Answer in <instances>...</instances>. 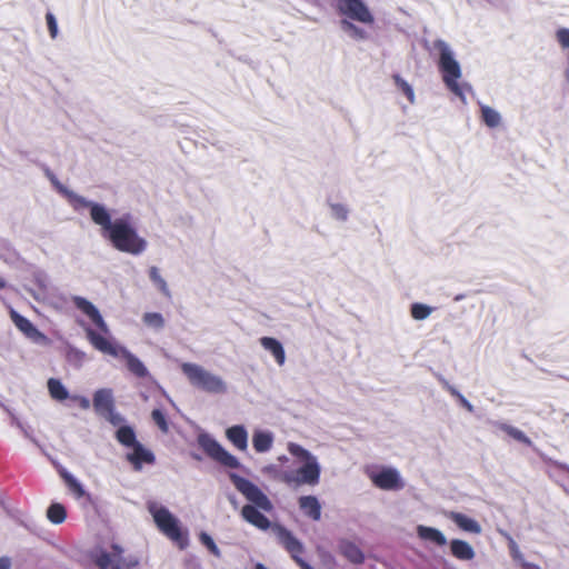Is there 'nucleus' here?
Returning <instances> with one entry per match:
<instances>
[{
	"label": "nucleus",
	"mask_w": 569,
	"mask_h": 569,
	"mask_svg": "<svg viewBox=\"0 0 569 569\" xmlns=\"http://www.w3.org/2000/svg\"><path fill=\"white\" fill-rule=\"evenodd\" d=\"M287 449L297 459L299 467L296 471L284 472L281 476V481L288 486H316L319 482L321 472L317 457L295 442H289Z\"/></svg>",
	"instance_id": "nucleus-1"
},
{
	"label": "nucleus",
	"mask_w": 569,
	"mask_h": 569,
	"mask_svg": "<svg viewBox=\"0 0 569 569\" xmlns=\"http://www.w3.org/2000/svg\"><path fill=\"white\" fill-rule=\"evenodd\" d=\"M86 335L91 345L97 350L113 357L122 358L123 361L126 362L127 369L132 375L137 376L138 378H144L148 376V369L143 365V362L134 355H132L129 350H127L124 347L114 345L107 337L97 333L92 329H87Z\"/></svg>",
	"instance_id": "nucleus-2"
},
{
	"label": "nucleus",
	"mask_w": 569,
	"mask_h": 569,
	"mask_svg": "<svg viewBox=\"0 0 569 569\" xmlns=\"http://www.w3.org/2000/svg\"><path fill=\"white\" fill-rule=\"evenodd\" d=\"M148 511L152 516L157 528L166 537L176 542L180 549L188 546V532L181 528L179 519L168 508L151 501L148 503Z\"/></svg>",
	"instance_id": "nucleus-3"
},
{
	"label": "nucleus",
	"mask_w": 569,
	"mask_h": 569,
	"mask_svg": "<svg viewBox=\"0 0 569 569\" xmlns=\"http://www.w3.org/2000/svg\"><path fill=\"white\" fill-rule=\"evenodd\" d=\"M181 370L189 382L199 390L214 395H222L228 390V385L222 377L199 365L184 362L181 365Z\"/></svg>",
	"instance_id": "nucleus-4"
},
{
	"label": "nucleus",
	"mask_w": 569,
	"mask_h": 569,
	"mask_svg": "<svg viewBox=\"0 0 569 569\" xmlns=\"http://www.w3.org/2000/svg\"><path fill=\"white\" fill-rule=\"evenodd\" d=\"M106 237L116 249L131 254H138L146 248V241L138 236L136 230L124 219L113 221Z\"/></svg>",
	"instance_id": "nucleus-5"
},
{
	"label": "nucleus",
	"mask_w": 569,
	"mask_h": 569,
	"mask_svg": "<svg viewBox=\"0 0 569 569\" xmlns=\"http://www.w3.org/2000/svg\"><path fill=\"white\" fill-rule=\"evenodd\" d=\"M436 48L440 52V69L443 73V81L457 96L463 99L462 91L457 83V80L461 77L458 61L453 58L452 51L446 42L437 41Z\"/></svg>",
	"instance_id": "nucleus-6"
},
{
	"label": "nucleus",
	"mask_w": 569,
	"mask_h": 569,
	"mask_svg": "<svg viewBox=\"0 0 569 569\" xmlns=\"http://www.w3.org/2000/svg\"><path fill=\"white\" fill-rule=\"evenodd\" d=\"M94 562L100 569H131L138 566V559L123 557V549L119 545H111L109 549H101L94 555Z\"/></svg>",
	"instance_id": "nucleus-7"
},
{
	"label": "nucleus",
	"mask_w": 569,
	"mask_h": 569,
	"mask_svg": "<svg viewBox=\"0 0 569 569\" xmlns=\"http://www.w3.org/2000/svg\"><path fill=\"white\" fill-rule=\"evenodd\" d=\"M371 482L381 490L398 491L405 487V481L398 469L392 467H379L369 472Z\"/></svg>",
	"instance_id": "nucleus-8"
},
{
	"label": "nucleus",
	"mask_w": 569,
	"mask_h": 569,
	"mask_svg": "<svg viewBox=\"0 0 569 569\" xmlns=\"http://www.w3.org/2000/svg\"><path fill=\"white\" fill-rule=\"evenodd\" d=\"M230 479L234 487L257 508L263 511L272 510V503L268 497L251 481L231 473Z\"/></svg>",
	"instance_id": "nucleus-9"
},
{
	"label": "nucleus",
	"mask_w": 569,
	"mask_h": 569,
	"mask_svg": "<svg viewBox=\"0 0 569 569\" xmlns=\"http://www.w3.org/2000/svg\"><path fill=\"white\" fill-rule=\"evenodd\" d=\"M339 10L342 14L362 23H372L373 17L360 0H340Z\"/></svg>",
	"instance_id": "nucleus-10"
},
{
	"label": "nucleus",
	"mask_w": 569,
	"mask_h": 569,
	"mask_svg": "<svg viewBox=\"0 0 569 569\" xmlns=\"http://www.w3.org/2000/svg\"><path fill=\"white\" fill-rule=\"evenodd\" d=\"M277 540L291 553L292 558L301 559L300 555L303 552V545L286 528L274 525L271 527Z\"/></svg>",
	"instance_id": "nucleus-11"
},
{
	"label": "nucleus",
	"mask_w": 569,
	"mask_h": 569,
	"mask_svg": "<svg viewBox=\"0 0 569 569\" xmlns=\"http://www.w3.org/2000/svg\"><path fill=\"white\" fill-rule=\"evenodd\" d=\"M203 447L209 456H211L213 459L218 460L222 465L229 468L239 467L238 459L231 453H229L224 448H222L217 441L209 439L206 442H203Z\"/></svg>",
	"instance_id": "nucleus-12"
},
{
	"label": "nucleus",
	"mask_w": 569,
	"mask_h": 569,
	"mask_svg": "<svg viewBox=\"0 0 569 569\" xmlns=\"http://www.w3.org/2000/svg\"><path fill=\"white\" fill-rule=\"evenodd\" d=\"M11 319L14 325L31 340L38 343H48V339L28 319L16 311H11Z\"/></svg>",
	"instance_id": "nucleus-13"
},
{
	"label": "nucleus",
	"mask_w": 569,
	"mask_h": 569,
	"mask_svg": "<svg viewBox=\"0 0 569 569\" xmlns=\"http://www.w3.org/2000/svg\"><path fill=\"white\" fill-rule=\"evenodd\" d=\"M73 302L83 313H86L92 320V322L103 333H108L109 332L108 325L106 323V321L101 317L99 310L90 301H88V300H86V299H83L81 297H76V298H73Z\"/></svg>",
	"instance_id": "nucleus-14"
},
{
	"label": "nucleus",
	"mask_w": 569,
	"mask_h": 569,
	"mask_svg": "<svg viewBox=\"0 0 569 569\" xmlns=\"http://www.w3.org/2000/svg\"><path fill=\"white\" fill-rule=\"evenodd\" d=\"M93 407L101 415H111L113 396L110 389H100L94 393Z\"/></svg>",
	"instance_id": "nucleus-15"
},
{
	"label": "nucleus",
	"mask_w": 569,
	"mask_h": 569,
	"mask_svg": "<svg viewBox=\"0 0 569 569\" xmlns=\"http://www.w3.org/2000/svg\"><path fill=\"white\" fill-rule=\"evenodd\" d=\"M241 515L246 521L261 530L270 527V521L252 505L243 506Z\"/></svg>",
	"instance_id": "nucleus-16"
},
{
	"label": "nucleus",
	"mask_w": 569,
	"mask_h": 569,
	"mask_svg": "<svg viewBox=\"0 0 569 569\" xmlns=\"http://www.w3.org/2000/svg\"><path fill=\"white\" fill-rule=\"evenodd\" d=\"M90 216L97 224L102 227L103 233L106 236L110 231L113 223L111 222V218L107 209L100 204L91 203Z\"/></svg>",
	"instance_id": "nucleus-17"
},
{
	"label": "nucleus",
	"mask_w": 569,
	"mask_h": 569,
	"mask_svg": "<svg viewBox=\"0 0 569 569\" xmlns=\"http://www.w3.org/2000/svg\"><path fill=\"white\" fill-rule=\"evenodd\" d=\"M131 448L132 451L127 455V458L136 469H140L142 463H151L153 461L152 453L138 442L131 446Z\"/></svg>",
	"instance_id": "nucleus-18"
},
{
	"label": "nucleus",
	"mask_w": 569,
	"mask_h": 569,
	"mask_svg": "<svg viewBox=\"0 0 569 569\" xmlns=\"http://www.w3.org/2000/svg\"><path fill=\"white\" fill-rule=\"evenodd\" d=\"M226 436L230 442L239 450L244 451L248 447V432L242 426H233L226 430Z\"/></svg>",
	"instance_id": "nucleus-19"
},
{
	"label": "nucleus",
	"mask_w": 569,
	"mask_h": 569,
	"mask_svg": "<svg viewBox=\"0 0 569 569\" xmlns=\"http://www.w3.org/2000/svg\"><path fill=\"white\" fill-rule=\"evenodd\" d=\"M448 517L463 531L477 535L481 532L480 525L463 513L451 511Z\"/></svg>",
	"instance_id": "nucleus-20"
},
{
	"label": "nucleus",
	"mask_w": 569,
	"mask_h": 569,
	"mask_svg": "<svg viewBox=\"0 0 569 569\" xmlns=\"http://www.w3.org/2000/svg\"><path fill=\"white\" fill-rule=\"evenodd\" d=\"M417 535L421 540L432 542L437 546H445L447 543L446 536L438 529L427 526H418Z\"/></svg>",
	"instance_id": "nucleus-21"
},
{
	"label": "nucleus",
	"mask_w": 569,
	"mask_h": 569,
	"mask_svg": "<svg viewBox=\"0 0 569 569\" xmlns=\"http://www.w3.org/2000/svg\"><path fill=\"white\" fill-rule=\"evenodd\" d=\"M450 550L453 557L459 560H471L475 558V550L470 543L460 539L450 542Z\"/></svg>",
	"instance_id": "nucleus-22"
},
{
	"label": "nucleus",
	"mask_w": 569,
	"mask_h": 569,
	"mask_svg": "<svg viewBox=\"0 0 569 569\" xmlns=\"http://www.w3.org/2000/svg\"><path fill=\"white\" fill-rule=\"evenodd\" d=\"M273 443V433L266 430H254L252 445L257 452L269 451Z\"/></svg>",
	"instance_id": "nucleus-23"
},
{
	"label": "nucleus",
	"mask_w": 569,
	"mask_h": 569,
	"mask_svg": "<svg viewBox=\"0 0 569 569\" xmlns=\"http://www.w3.org/2000/svg\"><path fill=\"white\" fill-rule=\"evenodd\" d=\"M261 346L268 350L276 359L279 366H282L286 361V355L282 345L271 337H263L260 339Z\"/></svg>",
	"instance_id": "nucleus-24"
},
{
	"label": "nucleus",
	"mask_w": 569,
	"mask_h": 569,
	"mask_svg": "<svg viewBox=\"0 0 569 569\" xmlns=\"http://www.w3.org/2000/svg\"><path fill=\"white\" fill-rule=\"evenodd\" d=\"M299 506L301 510L307 515L308 517L312 518L313 520H319L321 515V507L318 501V499L313 496H303L299 499Z\"/></svg>",
	"instance_id": "nucleus-25"
},
{
	"label": "nucleus",
	"mask_w": 569,
	"mask_h": 569,
	"mask_svg": "<svg viewBox=\"0 0 569 569\" xmlns=\"http://www.w3.org/2000/svg\"><path fill=\"white\" fill-rule=\"evenodd\" d=\"M339 550L352 563L360 565L365 560L361 549L350 541H342Z\"/></svg>",
	"instance_id": "nucleus-26"
},
{
	"label": "nucleus",
	"mask_w": 569,
	"mask_h": 569,
	"mask_svg": "<svg viewBox=\"0 0 569 569\" xmlns=\"http://www.w3.org/2000/svg\"><path fill=\"white\" fill-rule=\"evenodd\" d=\"M48 389L50 396L56 400L62 401L69 397L66 387L57 379L51 378L48 380Z\"/></svg>",
	"instance_id": "nucleus-27"
},
{
	"label": "nucleus",
	"mask_w": 569,
	"mask_h": 569,
	"mask_svg": "<svg viewBox=\"0 0 569 569\" xmlns=\"http://www.w3.org/2000/svg\"><path fill=\"white\" fill-rule=\"evenodd\" d=\"M61 477L66 481L69 489L77 495L78 498H81L84 496V490L81 486V483L69 472L62 471Z\"/></svg>",
	"instance_id": "nucleus-28"
},
{
	"label": "nucleus",
	"mask_w": 569,
	"mask_h": 569,
	"mask_svg": "<svg viewBox=\"0 0 569 569\" xmlns=\"http://www.w3.org/2000/svg\"><path fill=\"white\" fill-rule=\"evenodd\" d=\"M117 439L119 440V442H121L122 445H124L127 447H131L134 443H137L134 432L129 427H121L117 431Z\"/></svg>",
	"instance_id": "nucleus-29"
},
{
	"label": "nucleus",
	"mask_w": 569,
	"mask_h": 569,
	"mask_svg": "<svg viewBox=\"0 0 569 569\" xmlns=\"http://www.w3.org/2000/svg\"><path fill=\"white\" fill-rule=\"evenodd\" d=\"M47 515L52 522L60 523L66 518V510L63 506L59 503H53L49 507Z\"/></svg>",
	"instance_id": "nucleus-30"
},
{
	"label": "nucleus",
	"mask_w": 569,
	"mask_h": 569,
	"mask_svg": "<svg viewBox=\"0 0 569 569\" xmlns=\"http://www.w3.org/2000/svg\"><path fill=\"white\" fill-rule=\"evenodd\" d=\"M143 321L147 326L160 329L163 327L164 320L163 317L158 312H147L143 316Z\"/></svg>",
	"instance_id": "nucleus-31"
},
{
	"label": "nucleus",
	"mask_w": 569,
	"mask_h": 569,
	"mask_svg": "<svg viewBox=\"0 0 569 569\" xmlns=\"http://www.w3.org/2000/svg\"><path fill=\"white\" fill-rule=\"evenodd\" d=\"M482 117L485 122L490 127L497 126L500 121L499 113L489 107H482Z\"/></svg>",
	"instance_id": "nucleus-32"
},
{
	"label": "nucleus",
	"mask_w": 569,
	"mask_h": 569,
	"mask_svg": "<svg viewBox=\"0 0 569 569\" xmlns=\"http://www.w3.org/2000/svg\"><path fill=\"white\" fill-rule=\"evenodd\" d=\"M150 278L156 286L167 296H169V289L164 279L160 276L159 270L156 267L150 269Z\"/></svg>",
	"instance_id": "nucleus-33"
},
{
	"label": "nucleus",
	"mask_w": 569,
	"mask_h": 569,
	"mask_svg": "<svg viewBox=\"0 0 569 569\" xmlns=\"http://www.w3.org/2000/svg\"><path fill=\"white\" fill-rule=\"evenodd\" d=\"M200 541L216 556V557H220V550L219 548L217 547V545L214 543L213 539L206 532H201L200 536Z\"/></svg>",
	"instance_id": "nucleus-34"
},
{
	"label": "nucleus",
	"mask_w": 569,
	"mask_h": 569,
	"mask_svg": "<svg viewBox=\"0 0 569 569\" xmlns=\"http://www.w3.org/2000/svg\"><path fill=\"white\" fill-rule=\"evenodd\" d=\"M262 473L272 478V479H277V480H280L281 481V476L284 473V472H280V470L278 469V467L273 463H270V465H267L264 466L262 469H261Z\"/></svg>",
	"instance_id": "nucleus-35"
},
{
	"label": "nucleus",
	"mask_w": 569,
	"mask_h": 569,
	"mask_svg": "<svg viewBox=\"0 0 569 569\" xmlns=\"http://www.w3.org/2000/svg\"><path fill=\"white\" fill-rule=\"evenodd\" d=\"M411 313L415 319L421 320L429 316L430 308L423 305H415L411 309Z\"/></svg>",
	"instance_id": "nucleus-36"
},
{
	"label": "nucleus",
	"mask_w": 569,
	"mask_h": 569,
	"mask_svg": "<svg viewBox=\"0 0 569 569\" xmlns=\"http://www.w3.org/2000/svg\"><path fill=\"white\" fill-rule=\"evenodd\" d=\"M152 418L162 431L168 430V425L162 412L158 409L152 411Z\"/></svg>",
	"instance_id": "nucleus-37"
},
{
	"label": "nucleus",
	"mask_w": 569,
	"mask_h": 569,
	"mask_svg": "<svg viewBox=\"0 0 569 569\" xmlns=\"http://www.w3.org/2000/svg\"><path fill=\"white\" fill-rule=\"evenodd\" d=\"M342 28L346 32H348L353 38H363L362 32L355 27L352 23L348 21H342Z\"/></svg>",
	"instance_id": "nucleus-38"
},
{
	"label": "nucleus",
	"mask_w": 569,
	"mask_h": 569,
	"mask_svg": "<svg viewBox=\"0 0 569 569\" xmlns=\"http://www.w3.org/2000/svg\"><path fill=\"white\" fill-rule=\"evenodd\" d=\"M47 22H48V27L50 30V34L52 38H54L58 33V27H57V22H56L53 14H51V13L47 14Z\"/></svg>",
	"instance_id": "nucleus-39"
},
{
	"label": "nucleus",
	"mask_w": 569,
	"mask_h": 569,
	"mask_svg": "<svg viewBox=\"0 0 569 569\" xmlns=\"http://www.w3.org/2000/svg\"><path fill=\"white\" fill-rule=\"evenodd\" d=\"M396 81H397L398 86L403 90V92L408 96V98L412 101L413 100V91L410 88V86L398 77H396Z\"/></svg>",
	"instance_id": "nucleus-40"
},
{
	"label": "nucleus",
	"mask_w": 569,
	"mask_h": 569,
	"mask_svg": "<svg viewBox=\"0 0 569 569\" xmlns=\"http://www.w3.org/2000/svg\"><path fill=\"white\" fill-rule=\"evenodd\" d=\"M558 40L563 47H569V30L561 29L557 33Z\"/></svg>",
	"instance_id": "nucleus-41"
},
{
	"label": "nucleus",
	"mask_w": 569,
	"mask_h": 569,
	"mask_svg": "<svg viewBox=\"0 0 569 569\" xmlns=\"http://www.w3.org/2000/svg\"><path fill=\"white\" fill-rule=\"evenodd\" d=\"M508 432L510 436H512L513 438L520 440V441H523L526 443H530V441L526 438V436L519 431V430H516L513 428H508Z\"/></svg>",
	"instance_id": "nucleus-42"
},
{
	"label": "nucleus",
	"mask_w": 569,
	"mask_h": 569,
	"mask_svg": "<svg viewBox=\"0 0 569 569\" xmlns=\"http://www.w3.org/2000/svg\"><path fill=\"white\" fill-rule=\"evenodd\" d=\"M73 400L77 401L82 409L90 407V401L84 397H73Z\"/></svg>",
	"instance_id": "nucleus-43"
},
{
	"label": "nucleus",
	"mask_w": 569,
	"mask_h": 569,
	"mask_svg": "<svg viewBox=\"0 0 569 569\" xmlns=\"http://www.w3.org/2000/svg\"><path fill=\"white\" fill-rule=\"evenodd\" d=\"M11 568V560L8 557H1L0 558V569H10Z\"/></svg>",
	"instance_id": "nucleus-44"
},
{
	"label": "nucleus",
	"mask_w": 569,
	"mask_h": 569,
	"mask_svg": "<svg viewBox=\"0 0 569 569\" xmlns=\"http://www.w3.org/2000/svg\"><path fill=\"white\" fill-rule=\"evenodd\" d=\"M332 209H333V211H335V213H336V216L338 218H345V216H346L345 213L346 212H345V210L342 208L335 206V207H332Z\"/></svg>",
	"instance_id": "nucleus-45"
},
{
	"label": "nucleus",
	"mask_w": 569,
	"mask_h": 569,
	"mask_svg": "<svg viewBox=\"0 0 569 569\" xmlns=\"http://www.w3.org/2000/svg\"><path fill=\"white\" fill-rule=\"evenodd\" d=\"M297 563L301 567V569H312L307 562L302 559H297Z\"/></svg>",
	"instance_id": "nucleus-46"
},
{
	"label": "nucleus",
	"mask_w": 569,
	"mask_h": 569,
	"mask_svg": "<svg viewBox=\"0 0 569 569\" xmlns=\"http://www.w3.org/2000/svg\"><path fill=\"white\" fill-rule=\"evenodd\" d=\"M460 399H461V402L463 403V406L469 410V411H472V406L465 399L460 396Z\"/></svg>",
	"instance_id": "nucleus-47"
},
{
	"label": "nucleus",
	"mask_w": 569,
	"mask_h": 569,
	"mask_svg": "<svg viewBox=\"0 0 569 569\" xmlns=\"http://www.w3.org/2000/svg\"><path fill=\"white\" fill-rule=\"evenodd\" d=\"M278 460L281 461V462H286L288 460V458L286 456H280L278 458Z\"/></svg>",
	"instance_id": "nucleus-48"
},
{
	"label": "nucleus",
	"mask_w": 569,
	"mask_h": 569,
	"mask_svg": "<svg viewBox=\"0 0 569 569\" xmlns=\"http://www.w3.org/2000/svg\"><path fill=\"white\" fill-rule=\"evenodd\" d=\"M6 287L4 280L0 277V289Z\"/></svg>",
	"instance_id": "nucleus-49"
},
{
	"label": "nucleus",
	"mask_w": 569,
	"mask_h": 569,
	"mask_svg": "<svg viewBox=\"0 0 569 569\" xmlns=\"http://www.w3.org/2000/svg\"><path fill=\"white\" fill-rule=\"evenodd\" d=\"M256 569H267V568L259 563V565H257Z\"/></svg>",
	"instance_id": "nucleus-50"
}]
</instances>
